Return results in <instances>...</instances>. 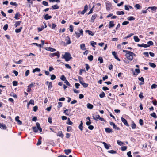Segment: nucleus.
<instances>
[{
  "label": "nucleus",
  "instance_id": "obj_21",
  "mask_svg": "<svg viewBox=\"0 0 157 157\" xmlns=\"http://www.w3.org/2000/svg\"><path fill=\"white\" fill-rule=\"evenodd\" d=\"M42 139V137L40 136L39 138L38 139V141L36 143V145L37 146H39L41 144V140Z\"/></svg>",
  "mask_w": 157,
  "mask_h": 157
},
{
  "label": "nucleus",
  "instance_id": "obj_28",
  "mask_svg": "<svg viewBox=\"0 0 157 157\" xmlns=\"http://www.w3.org/2000/svg\"><path fill=\"white\" fill-rule=\"evenodd\" d=\"M66 123L67 124L70 125H72L73 124V123L71 121L69 118H68L67 119V122Z\"/></svg>",
  "mask_w": 157,
  "mask_h": 157
},
{
  "label": "nucleus",
  "instance_id": "obj_7",
  "mask_svg": "<svg viewBox=\"0 0 157 157\" xmlns=\"http://www.w3.org/2000/svg\"><path fill=\"white\" fill-rule=\"evenodd\" d=\"M113 55L114 56L115 58L118 61H120V59L117 56V52H112Z\"/></svg>",
  "mask_w": 157,
  "mask_h": 157
},
{
  "label": "nucleus",
  "instance_id": "obj_24",
  "mask_svg": "<svg viewBox=\"0 0 157 157\" xmlns=\"http://www.w3.org/2000/svg\"><path fill=\"white\" fill-rule=\"evenodd\" d=\"M52 18V17L51 16H49L48 14H46L44 17V18L46 20L50 19Z\"/></svg>",
  "mask_w": 157,
  "mask_h": 157
},
{
  "label": "nucleus",
  "instance_id": "obj_11",
  "mask_svg": "<svg viewBox=\"0 0 157 157\" xmlns=\"http://www.w3.org/2000/svg\"><path fill=\"white\" fill-rule=\"evenodd\" d=\"M135 71L136 73H135L134 71L133 72V74L134 75L136 76L140 72V70L139 69H136Z\"/></svg>",
  "mask_w": 157,
  "mask_h": 157
},
{
  "label": "nucleus",
  "instance_id": "obj_37",
  "mask_svg": "<svg viewBox=\"0 0 157 157\" xmlns=\"http://www.w3.org/2000/svg\"><path fill=\"white\" fill-rule=\"evenodd\" d=\"M95 117H94V116H93V119L95 120H98V119H99L100 118V116L99 115H97L95 116Z\"/></svg>",
  "mask_w": 157,
  "mask_h": 157
},
{
  "label": "nucleus",
  "instance_id": "obj_58",
  "mask_svg": "<svg viewBox=\"0 0 157 157\" xmlns=\"http://www.w3.org/2000/svg\"><path fill=\"white\" fill-rule=\"evenodd\" d=\"M56 78V76L54 74H53L51 75L50 79L52 80H54Z\"/></svg>",
  "mask_w": 157,
  "mask_h": 157
},
{
  "label": "nucleus",
  "instance_id": "obj_42",
  "mask_svg": "<svg viewBox=\"0 0 157 157\" xmlns=\"http://www.w3.org/2000/svg\"><path fill=\"white\" fill-rule=\"evenodd\" d=\"M117 143L120 146H121L123 144H124V143L119 140H118L117 141Z\"/></svg>",
  "mask_w": 157,
  "mask_h": 157
},
{
  "label": "nucleus",
  "instance_id": "obj_9",
  "mask_svg": "<svg viewBox=\"0 0 157 157\" xmlns=\"http://www.w3.org/2000/svg\"><path fill=\"white\" fill-rule=\"evenodd\" d=\"M88 9V6L87 5H86L85 6L84 9L83 11L81 12L80 13L82 15H83L85 13V12L87 11V10Z\"/></svg>",
  "mask_w": 157,
  "mask_h": 157
},
{
  "label": "nucleus",
  "instance_id": "obj_40",
  "mask_svg": "<svg viewBox=\"0 0 157 157\" xmlns=\"http://www.w3.org/2000/svg\"><path fill=\"white\" fill-rule=\"evenodd\" d=\"M137 45L139 47H144V48H147V45L146 44H138Z\"/></svg>",
  "mask_w": 157,
  "mask_h": 157
},
{
  "label": "nucleus",
  "instance_id": "obj_53",
  "mask_svg": "<svg viewBox=\"0 0 157 157\" xmlns=\"http://www.w3.org/2000/svg\"><path fill=\"white\" fill-rule=\"evenodd\" d=\"M66 40L67 41L68 40V41L67 42V44H69L71 43V42L70 40V38L68 36H67L66 37Z\"/></svg>",
  "mask_w": 157,
  "mask_h": 157
},
{
  "label": "nucleus",
  "instance_id": "obj_31",
  "mask_svg": "<svg viewBox=\"0 0 157 157\" xmlns=\"http://www.w3.org/2000/svg\"><path fill=\"white\" fill-rule=\"evenodd\" d=\"M78 80L80 83L81 84V83L84 82L83 78L79 76L78 77Z\"/></svg>",
  "mask_w": 157,
  "mask_h": 157
},
{
  "label": "nucleus",
  "instance_id": "obj_22",
  "mask_svg": "<svg viewBox=\"0 0 157 157\" xmlns=\"http://www.w3.org/2000/svg\"><path fill=\"white\" fill-rule=\"evenodd\" d=\"M34 100L33 99H31L30 100L29 102L27 104V107H29V106L30 104H31L32 105H34Z\"/></svg>",
  "mask_w": 157,
  "mask_h": 157
},
{
  "label": "nucleus",
  "instance_id": "obj_17",
  "mask_svg": "<svg viewBox=\"0 0 157 157\" xmlns=\"http://www.w3.org/2000/svg\"><path fill=\"white\" fill-rule=\"evenodd\" d=\"M114 25L115 24H114V21H111L109 22L108 27L109 28H112L113 27Z\"/></svg>",
  "mask_w": 157,
  "mask_h": 157
},
{
  "label": "nucleus",
  "instance_id": "obj_46",
  "mask_svg": "<svg viewBox=\"0 0 157 157\" xmlns=\"http://www.w3.org/2000/svg\"><path fill=\"white\" fill-rule=\"evenodd\" d=\"M88 59L90 61H92L93 60V56L92 55H90V56H88Z\"/></svg>",
  "mask_w": 157,
  "mask_h": 157
},
{
  "label": "nucleus",
  "instance_id": "obj_23",
  "mask_svg": "<svg viewBox=\"0 0 157 157\" xmlns=\"http://www.w3.org/2000/svg\"><path fill=\"white\" fill-rule=\"evenodd\" d=\"M87 107L88 109H91L93 108L94 106L92 104L88 103L87 105Z\"/></svg>",
  "mask_w": 157,
  "mask_h": 157
},
{
  "label": "nucleus",
  "instance_id": "obj_19",
  "mask_svg": "<svg viewBox=\"0 0 157 157\" xmlns=\"http://www.w3.org/2000/svg\"><path fill=\"white\" fill-rule=\"evenodd\" d=\"M71 150L70 149H65L64 150V152L67 155H68L71 152Z\"/></svg>",
  "mask_w": 157,
  "mask_h": 157
},
{
  "label": "nucleus",
  "instance_id": "obj_18",
  "mask_svg": "<svg viewBox=\"0 0 157 157\" xmlns=\"http://www.w3.org/2000/svg\"><path fill=\"white\" fill-rule=\"evenodd\" d=\"M57 135L58 136L61 137L62 138L64 136V135L61 131L58 132Z\"/></svg>",
  "mask_w": 157,
  "mask_h": 157
},
{
  "label": "nucleus",
  "instance_id": "obj_30",
  "mask_svg": "<svg viewBox=\"0 0 157 157\" xmlns=\"http://www.w3.org/2000/svg\"><path fill=\"white\" fill-rule=\"evenodd\" d=\"M32 129L33 130V131L35 133L38 132V130H39L36 127H32Z\"/></svg>",
  "mask_w": 157,
  "mask_h": 157
},
{
  "label": "nucleus",
  "instance_id": "obj_60",
  "mask_svg": "<svg viewBox=\"0 0 157 157\" xmlns=\"http://www.w3.org/2000/svg\"><path fill=\"white\" fill-rule=\"evenodd\" d=\"M42 4L46 6H48V3L46 1H43L42 2Z\"/></svg>",
  "mask_w": 157,
  "mask_h": 157
},
{
  "label": "nucleus",
  "instance_id": "obj_64",
  "mask_svg": "<svg viewBox=\"0 0 157 157\" xmlns=\"http://www.w3.org/2000/svg\"><path fill=\"white\" fill-rule=\"evenodd\" d=\"M135 7L137 8V9H140L141 6L139 4H136L135 6Z\"/></svg>",
  "mask_w": 157,
  "mask_h": 157
},
{
  "label": "nucleus",
  "instance_id": "obj_48",
  "mask_svg": "<svg viewBox=\"0 0 157 157\" xmlns=\"http://www.w3.org/2000/svg\"><path fill=\"white\" fill-rule=\"evenodd\" d=\"M108 153H111L112 154H116L117 153V152L114 150H109L108 151Z\"/></svg>",
  "mask_w": 157,
  "mask_h": 157
},
{
  "label": "nucleus",
  "instance_id": "obj_62",
  "mask_svg": "<svg viewBox=\"0 0 157 157\" xmlns=\"http://www.w3.org/2000/svg\"><path fill=\"white\" fill-rule=\"evenodd\" d=\"M72 129V127L71 126H68L67 127V132H70Z\"/></svg>",
  "mask_w": 157,
  "mask_h": 157
},
{
  "label": "nucleus",
  "instance_id": "obj_55",
  "mask_svg": "<svg viewBox=\"0 0 157 157\" xmlns=\"http://www.w3.org/2000/svg\"><path fill=\"white\" fill-rule=\"evenodd\" d=\"M52 87V82H49L48 86V88L49 90H51Z\"/></svg>",
  "mask_w": 157,
  "mask_h": 157
},
{
  "label": "nucleus",
  "instance_id": "obj_10",
  "mask_svg": "<svg viewBox=\"0 0 157 157\" xmlns=\"http://www.w3.org/2000/svg\"><path fill=\"white\" fill-rule=\"evenodd\" d=\"M102 144H104L105 147L107 149H109V147L111 146L109 144H108L105 142H103Z\"/></svg>",
  "mask_w": 157,
  "mask_h": 157
},
{
  "label": "nucleus",
  "instance_id": "obj_1",
  "mask_svg": "<svg viewBox=\"0 0 157 157\" xmlns=\"http://www.w3.org/2000/svg\"><path fill=\"white\" fill-rule=\"evenodd\" d=\"M123 52L126 53L125 56L130 61L133 60V56L135 55L133 52L125 50H123Z\"/></svg>",
  "mask_w": 157,
  "mask_h": 157
},
{
  "label": "nucleus",
  "instance_id": "obj_15",
  "mask_svg": "<svg viewBox=\"0 0 157 157\" xmlns=\"http://www.w3.org/2000/svg\"><path fill=\"white\" fill-rule=\"evenodd\" d=\"M138 79L139 80L141 81V82L139 83L140 85H141L144 84V80L143 77H142L141 78H139Z\"/></svg>",
  "mask_w": 157,
  "mask_h": 157
},
{
  "label": "nucleus",
  "instance_id": "obj_20",
  "mask_svg": "<svg viewBox=\"0 0 157 157\" xmlns=\"http://www.w3.org/2000/svg\"><path fill=\"white\" fill-rule=\"evenodd\" d=\"M131 126L133 129H134L136 128V125L133 121H131Z\"/></svg>",
  "mask_w": 157,
  "mask_h": 157
},
{
  "label": "nucleus",
  "instance_id": "obj_8",
  "mask_svg": "<svg viewBox=\"0 0 157 157\" xmlns=\"http://www.w3.org/2000/svg\"><path fill=\"white\" fill-rule=\"evenodd\" d=\"M19 116H16L15 117V120L17 122V123L19 125H21L22 124V122L20 120H19Z\"/></svg>",
  "mask_w": 157,
  "mask_h": 157
},
{
  "label": "nucleus",
  "instance_id": "obj_4",
  "mask_svg": "<svg viewBox=\"0 0 157 157\" xmlns=\"http://www.w3.org/2000/svg\"><path fill=\"white\" fill-rule=\"evenodd\" d=\"M64 109H65V110H64L63 113H64L66 115H70V112L71 111V109H66V108L64 107L63 108Z\"/></svg>",
  "mask_w": 157,
  "mask_h": 157
},
{
  "label": "nucleus",
  "instance_id": "obj_45",
  "mask_svg": "<svg viewBox=\"0 0 157 157\" xmlns=\"http://www.w3.org/2000/svg\"><path fill=\"white\" fill-rule=\"evenodd\" d=\"M150 115L155 118H157V116L155 112H153L152 113H151L150 114Z\"/></svg>",
  "mask_w": 157,
  "mask_h": 157
},
{
  "label": "nucleus",
  "instance_id": "obj_33",
  "mask_svg": "<svg viewBox=\"0 0 157 157\" xmlns=\"http://www.w3.org/2000/svg\"><path fill=\"white\" fill-rule=\"evenodd\" d=\"M116 14L118 15H123L124 13L123 11H118L116 12Z\"/></svg>",
  "mask_w": 157,
  "mask_h": 157
},
{
  "label": "nucleus",
  "instance_id": "obj_44",
  "mask_svg": "<svg viewBox=\"0 0 157 157\" xmlns=\"http://www.w3.org/2000/svg\"><path fill=\"white\" fill-rule=\"evenodd\" d=\"M21 23V21H18L17 22H16L15 23V24L14 25L16 27L18 26L20 24V23Z\"/></svg>",
  "mask_w": 157,
  "mask_h": 157
},
{
  "label": "nucleus",
  "instance_id": "obj_38",
  "mask_svg": "<svg viewBox=\"0 0 157 157\" xmlns=\"http://www.w3.org/2000/svg\"><path fill=\"white\" fill-rule=\"evenodd\" d=\"M153 43L152 41H149L147 42V44H146V45L147 47L153 45Z\"/></svg>",
  "mask_w": 157,
  "mask_h": 157
},
{
  "label": "nucleus",
  "instance_id": "obj_54",
  "mask_svg": "<svg viewBox=\"0 0 157 157\" xmlns=\"http://www.w3.org/2000/svg\"><path fill=\"white\" fill-rule=\"evenodd\" d=\"M75 34L76 35V37H77L78 38H79L80 37L81 34L79 33H78V32H75Z\"/></svg>",
  "mask_w": 157,
  "mask_h": 157
},
{
  "label": "nucleus",
  "instance_id": "obj_26",
  "mask_svg": "<svg viewBox=\"0 0 157 157\" xmlns=\"http://www.w3.org/2000/svg\"><path fill=\"white\" fill-rule=\"evenodd\" d=\"M20 14L19 13H16L15 15L14 18L16 20H18L19 19V17H20Z\"/></svg>",
  "mask_w": 157,
  "mask_h": 157
},
{
  "label": "nucleus",
  "instance_id": "obj_61",
  "mask_svg": "<svg viewBox=\"0 0 157 157\" xmlns=\"http://www.w3.org/2000/svg\"><path fill=\"white\" fill-rule=\"evenodd\" d=\"M64 83L66 84L68 86H71V85L69 83V82H68V81L66 80L65 81H64Z\"/></svg>",
  "mask_w": 157,
  "mask_h": 157
},
{
  "label": "nucleus",
  "instance_id": "obj_16",
  "mask_svg": "<svg viewBox=\"0 0 157 157\" xmlns=\"http://www.w3.org/2000/svg\"><path fill=\"white\" fill-rule=\"evenodd\" d=\"M83 122L82 121H80V124L78 128L81 131H82L83 130Z\"/></svg>",
  "mask_w": 157,
  "mask_h": 157
},
{
  "label": "nucleus",
  "instance_id": "obj_49",
  "mask_svg": "<svg viewBox=\"0 0 157 157\" xmlns=\"http://www.w3.org/2000/svg\"><path fill=\"white\" fill-rule=\"evenodd\" d=\"M52 7L53 9H57L59 8V6L57 5H53L52 6Z\"/></svg>",
  "mask_w": 157,
  "mask_h": 157
},
{
  "label": "nucleus",
  "instance_id": "obj_36",
  "mask_svg": "<svg viewBox=\"0 0 157 157\" xmlns=\"http://www.w3.org/2000/svg\"><path fill=\"white\" fill-rule=\"evenodd\" d=\"M40 71V68H36L35 69H33V73H35L36 72H39Z\"/></svg>",
  "mask_w": 157,
  "mask_h": 157
},
{
  "label": "nucleus",
  "instance_id": "obj_43",
  "mask_svg": "<svg viewBox=\"0 0 157 157\" xmlns=\"http://www.w3.org/2000/svg\"><path fill=\"white\" fill-rule=\"evenodd\" d=\"M81 84H82L83 87L84 88H86V87H88V84H87V83H86L85 82H82V83H81Z\"/></svg>",
  "mask_w": 157,
  "mask_h": 157
},
{
  "label": "nucleus",
  "instance_id": "obj_47",
  "mask_svg": "<svg viewBox=\"0 0 157 157\" xmlns=\"http://www.w3.org/2000/svg\"><path fill=\"white\" fill-rule=\"evenodd\" d=\"M127 148L126 146H124L121 147V150L122 151H125Z\"/></svg>",
  "mask_w": 157,
  "mask_h": 157
},
{
  "label": "nucleus",
  "instance_id": "obj_32",
  "mask_svg": "<svg viewBox=\"0 0 157 157\" xmlns=\"http://www.w3.org/2000/svg\"><path fill=\"white\" fill-rule=\"evenodd\" d=\"M149 64L150 66L153 68H155L156 67V65L152 63H149Z\"/></svg>",
  "mask_w": 157,
  "mask_h": 157
},
{
  "label": "nucleus",
  "instance_id": "obj_12",
  "mask_svg": "<svg viewBox=\"0 0 157 157\" xmlns=\"http://www.w3.org/2000/svg\"><path fill=\"white\" fill-rule=\"evenodd\" d=\"M36 127H36L38 129V130L40 131V132H42V129L40 126V123L38 122H36Z\"/></svg>",
  "mask_w": 157,
  "mask_h": 157
},
{
  "label": "nucleus",
  "instance_id": "obj_27",
  "mask_svg": "<svg viewBox=\"0 0 157 157\" xmlns=\"http://www.w3.org/2000/svg\"><path fill=\"white\" fill-rule=\"evenodd\" d=\"M151 9L152 11H156L157 9V8L156 6L149 7L147 9V10L148 9Z\"/></svg>",
  "mask_w": 157,
  "mask_h": 157
},
{
  "label": "nucleus",
  "instance_id": "obj_57",
  "mask_svg": "<svg viewBox=\"0 0 157 157\" xmlns=\"http://www.w3.org/2000/svg\"><path fill=\"white\" fill-rule=\"evenodd\" d=\"M139 124L141 126L143 125L144 124L143 120L142 119H140L139 120Z\"/></svg>",
  "mask_w": 157,
  "mask_h": 157
},
{
  "label": "nucleus",
  "instance_id": "obj_14",
  "mask_svg": "<svg viewBox=\"0 0 157 157\" xmlns=\"http://www.w3.org/2000/svg\"><path fill=\"white\" fill-rule=\"evenodd\" d=\"M105 131L106 132L108 133L113 132V130L112 129H111L109 128H105Z\"/></svg>",
  "mask_w": 157,
  "mask_h": 157
},
{
  "label": "nucleus",
  "instance_id": "obj_63",
  "mask_svg": "<svg viewBox=\"0 0 157 157\" xmlns=\"http://www.w3.org/2000/svg\"><path fill=\"white\" fill-rule=\"evenodd\" d=\"M139 96L141 99H142L144 98V96H143V93L142 92H140L139 95Z\"/></svg>",
  "mask_w": 157,
  "mask_h": 157
},
{
  "label": "nucleus",
  "instance_id": "obj_13",
  "mask_svg": "<svg viewBox=\"0 0 157 157\" xmlns=\"http://www.w3.org/2000/svg\"><path fill=\"white\" fill-rule=\"evenodd\" d=\"M0 128L1 129L5 130L6 129L7 127L5 124L0 123Z\"/></svg>",
  "mask_w": 157,
  "mask_h": 157
},
{
  "label": "nucleus",
  "instance_id": "obj_35",
  "mask_svg": "<svg viewBox=\"0 0 157 157\" xmlns=\"http://www.w3.org/2000/svg\"><path fill=\"white\" fill-rule=\"evenodd\" d=\"M134 39L135 41L136 42H138L140 41V39L138 38L137 36H134Z\"/></svg>",
  "mask_w": 157,
  "mask_h": 157
},
{
  "label": "nucleus",
  "instance_id": "obj_39",
  "mask_svg": "<svg viewBox=\"0 0 157 157\" xmlns=\"http://www.w3.org/2000/svg\"><path fill=\"white\" fill-rule=\"evenodd\" d=\"M98 60L99 61L100 63L101 64L103 62V58L101 57H99L98 59Z\"/></svg>",
  "mask_w": 157,
  "mask_h": 157
},
{
  "label": "nucleus",
  "instance_id": "obj_6",
  "mask_svg": "<svg viewBox=\"0 0 157 157\" xmlns=\"http://www.w3.org/2000/svg\"><path fill=\"white\" fill-rule=\"evenodd\" d=\"M50 55L52 57H54L55 56L57 57V58H59L60 57L59 52H56L51 53Z\"/></svg>",
  "mask_w": 157,
  "mask_h": 157
},
{
  "label": "nucleus",
  "instance_id": "obj_52",
  "mask_svg": "<svg viewBox=\"0 0 157 157\" xmlns=\"http://www.w3.org/2000/svg\"><path fill=\"white\" fill-rule=\"evenodd\" d=\"M60 78L63 81H64L66 80V78L64 75H61Z\"/></svg>",
  "mask_w": 157,
  "mask_h": 157
},
{
  "label": "nucleus",
  "instance_id": "obj_51",
  "mask_svg": "<svg viewBox=\"0 0 157 157\" xmlns=\"http://www.w3.org/2000/svg\"><path fill=\"white\" fill-rule=\"evenodd\" d=\"M157 87V85H156L155 84H153L151 86V88L152 89L156 88Z\"/></svg>",
  "mask_w": 157,
  "mask_h": 157
},
{
  "label": "nucleus",
  "instance_id": "obj_29",
  "mask_svg": "<svg viewBox=\"0 0 157 157\" xmlns=\"http://www.w3.org/2000/svg\"><path fill=\"white\" fill-rule=\"evenodd\" d=\"M86 32H88V34L89 35H91V36H94V33L92 32V31L89 30H86Z\"/></svg>",
  "mask_w": 157,
  "mask_h": 157
},
{
  "label": "nucleus",
  "instance_id": "obj_34",
  "mask_svg": "<svg viewBox=\"0 0 157 157\" xmlns=\"http://www.w3.org/2000/svg\"><path fill=\"white\" fill-rule=\"evenodd\" d=\"M22 29V27H21L19 29H15V31L16 33H18L21 32Z\"/></svg>",
  "mask_w": 157,
  "mask_h": 157
},
{
  "label": "nucleus",
  "instance_id": "obj_5",
  "mask_svg": "<svg viewBox=\"0 0 157 157\" xmlns=\"http://www.w3.org/2000/svg\"><path fill=\"white\" fill-rule=\"evenodd\" d=\"M121 120L125 125L128 127L129 126V125L126 119L122 117L121 118Z\"/></svg>",
  "mask_w": 157,
  "mask_h": 157
},
{
  "label": "nucleus",
  "instance_id": "obj_59",
  "mask_svg": "<svg viewBox=\"0 0 157 157\" xmlns=\"http://www.w3.org/2000/svg\"><path fill=\"white\" fill-rule=\"evenodd\" d=\"M8 28V25L7 24H6L4 25V26L3 27V29L5 31H6L7 30Z\"/></svg>",
  "mask_w": 157,
  "mask_h": 157
},
{
  "label": "nucleus",
  "instance_id": "obj_2",
  "mask_svg": "<svg viewBox=\"0 0 157 157\" xmlns=\"http://www.w3.org/2000/svg\"><path fill=\"white\" fill-rule=\"evenodd\" d=\"M62 58L65 59L66 61H68L71 59L72 57L71 56V55L69 52H66L64 55H62Z\"/></svg>",
  "mask_w": 157,
  "mask_h": 157
},
{
  "label": "nucleus",
  "instance_id": "obj_56",
  "mask_svg": "<svg viewBox=\"0 0 157 157\" xmlns=\"http://www.w3.org/2000/svg\"><path fill=\"white\" fill-rule=\"evenodd\" d=\"M18 84V82L17 81H14L13 82V86H17Z\"/></svg>",
  "mask_w": 157,
  "mask_h": 157
},
{
  "label": "nucleus",
  "instance_id": "obj_3",
  "mask_svg": "<svg viewBox=\"0 0 157 157\" xmlns=\"http://www.w3.org/2000/svg\"><path fill=\"white\" fill-rule=\"evenodd\" d=\"M111 6L112 5L109 2H106V8L107 10L109 11Z\"/></svg>",
  "mask_w": 157,
  "mask_h": 157
},
{
  "label": "nucleus",
  "instance_id": "obj_41",
  "mask_svg": "<svg viewBox=\"0 0 157 157\" xmlns=\"http://www.w3.org/2000/svg\"><path fill=\"white\" fill-rule=\"evenodd\" d=\"M105 96V94L104 92L102 91L101 94H99V97L101 98H103Z\"/></svg>",
  "mask_w": 157,
  "mask_h": 157
},
{
  "label": "nucleus",
  "instance_id": "obj_25",
  "mask_svg": "<svg viewBox=\"0 0 157 157\" xmlns=\"http://www.w3.org/2000/svg\"><path fill=\"white\" fill-rule=\"evenodd\" d=\"M97 17V15L96 14L93 15L91 18V21L92 22H93L94 21L95 19Z\"/></svg>",
  "mask_w": 157,
  "mask_h": 157
},
{
  "label": "nucleus",
  "instance_id": "obj_50",
  "mask_svg": "<svg viewBox=\"0 0 157 157\" xmlns=\"http://www.w3.org/2000/svg\"><path fill=\"white\" fill-rule=\"evenodd\" d=\"M58 105L57 106V108H59L62 106L63 103L61 102H59L58 103Z\"/></svg>",
  "mask_w": 157,
  "mask_h": 157
}]
</instances>
